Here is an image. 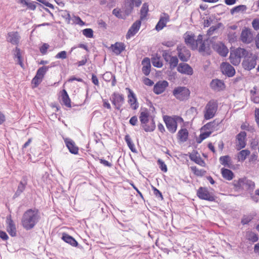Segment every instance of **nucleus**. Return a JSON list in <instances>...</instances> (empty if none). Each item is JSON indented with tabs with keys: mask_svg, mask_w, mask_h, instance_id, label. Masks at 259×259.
I'll return each mask as SVG.
<instances>
[{
	"mask_svg": "<svg viewBox=\"0 0 259 259\" xmlns=\"http://www.w3.org/2000/svg\"><path fill=\"white\" fill-rule=\"evenodd\" d=\"M39 218V212L37 209H29L23 214L22 225L26 230H30L35 226Z\"/></svg>",
	"mask_w": 259,
	"mask_h": 259,
	"instance_id": "obj_1",
	"label": "nucleus"
},
{
	"mask_svg": "<svg viewBox=\"0 0 259 259\" xmlns=\"http://www.w3.org/2000/svg\"><path fill=\"white\" fill-rule=\"evenodd\" d=\"M139 119L141 126L146 132H151L155 130L156 126L154 118L150 116L148 109H145L140 112Z\"/></svg>",
	"mask_w": 259,
	"mask_h": 259,
	"instance_id": "obj_2",
	"label": "nucleus"
},
{
	"mask_svg": "<svg viewBox=\"0 0 259 259\" xmlns=\"http://www.w3.org/2000/svg\"><path fill=\"white\" fill-rule=\"evenodd\" d=\"M248 52L244 48H238L231 50L229 56L230 62L234 65H238L241 62L242 57H246Z\"/></svg>",
	"mask_w": 259,
	"mask_h": 259,
	"instance_id": "obj_3",
	"label": "nucleus"
},
{
	"mask_svg": "<svg viewBox=\"0 0 259 259\" xmlns=\"http://www.w3.org/2000/svg\"><path fill=\"white\" fill-rule=\"evenodd\" d=\"M218 109V102L217 100L212 99L209 101L204 109V118L205 120L212 118L215 115Z\"/></svg>",
	"mask_w": 259,
	"mask_h": 259,
	"instance_id": "obj_4",
	"label": "nucleus"
},
{
	"mask_svg": "<svg viewBox=\"0 0 259 259\" xmlns=\"http://www.w3.org/2000/svg\"><path fill=\"white\" fill-rule=\"evenodd\" d=\"M163 119L167 130L171 134H174L177 131L178 127L177 121L183 120V118L180 116H170L168 115L163 116Z\"/></svg>",
	"mask_w": 259,
	"mask_h": 259,
	"instance_id": "obj_5",
	"label": "nucleus"
},
{
	"mask_svg": "<svg viewBox=\"0 0 259 259\" xmlns=\"http://www.w3.org/2000/svg\"><path fill=\"white\" fill-rule=\"evenodd\" d=\"M184 40L185 44L189 46L191 50H195L198 48L199 42H201L202 35L199 34L197 39L193 33L187 32L184 34Z\"/></svg>",
	"mask_w": 259,
	"mask_h": 259,
	"instance_id": "obj_6",
	"label": "nucleus"
},
{
	"mask_svg": "<svg viewBox=\"0 0 259 259\" xmlns=\"http://www.w3.org/2000/svg\"><path fill=\"white\" fill-rule=\"evenodd\" d=\"M172 94L177 99L180 101H185L189 98L190 91L186 87H178L173 90Z\"/></svg>",
	"mask_w": 259,
	"mask_h": 259,
	"instance_id": "obj_7",
	"label": "nucleus"
},
{
	"mask_svg": "<svg viewBox=\"0 0 259 259\" xmlns=\"http://www.w3.org/2000/svg\"><path fill=\"white\" fill-rule=\"evenodd\" d=\"M257 57L252 53H249L246 57H244V59L242 62V66L247 70H250L253 69L256 65V60Z\"/></svg>",
	"mask_w": 259,
	"mask_h": 259,
	"instance_id": "obj_8",
	"label": "nucleus"
},
{
	"mask_svg": "<svg viewBox=\"0 0 259 259\" xmlns=\"http://www.w3.org/2000/svg\"><path fill=\"white\" fill-rule=\"evenodd\" d=\"M197 196L201 199L209 201L215 200L213 193L210 192L206 187H200L197 191Z\"/></svg>",
	"mask_w": 259,
	"mask_h": 259,
	"instance_id": "obj_9",
	"label": "nucleus"
},
{
	"mask_svg": "<svg viewBox=\"0 0 259 259\" xmlns=\"http://www.w3.org/2000/svg\"><path fill=\"white\" fill-rule=\"evenodd\" d=\"M111 101L115 109L120 110L124 103V95L118 93H113L111 96Z\"/></svg>",
	"mask_w": 259,
	"mask_h": 259,
	"instance_id": "obj_10",
	"label": "nucleus"
},
{
	"mask_svg": "<svg viewBox=\"0 0 259 259\" xmlns=\"http://www.w3.org/2000/svg\"><path fill=\"white\" fill-rule=\"evenodd\" d=\"M246 136L247 134L244 131L240 132L236 135L235 148L237 150L239 151L246 147Z\"/></svg>",
	"mask_w": 259,
	"mask_h": 259,
	"instance_id": "obj_11",
	"label": "nucleus"
},
{
	"mask_svg": "<svg viewBox=\"0 0 259 259\" xmlns=\"http://www.w3.org/2000/svg\"><path fill=\"white\" fill-rule=\"evenodd\" d=\"M178 55L180 59L183 62L187 61L190 58V52L184 45H180L177 47Z\"/></svg>",
	"mask_w": 259,
	"mask_h": 259,
	"instance_id": "obj_12",
	"label": "nucleus"
},
{
	"mask_svg": "<svg viewBox=\"0 0 259 259\" xmlns=\"http://www.w3.org/2000/svg\"><path fill=\"white\" fill-rule=\"evenodd\" d=\"M125 90L128 92L127 102L130 107L133 110H137L139 107V103L135 94L129 88H126Z\"/></svg>",
	"mask_w": 259,
	"mask_h": 259,
	"instance_id": "obj_13",
	"label": "nucleus"
},
{
	"mask_svg": "<svg viewBox=\"0 0 259 259\" xmlns=\"http://www.w3.org/2000/svg\"><path fill=\"white\" fill-rule=\"evenodd\" d=\"M240 39L243 43L250 44L253 40V35L251 30L247 28L243 29L241 33Z\"/></svg>",
	"mask_w": 259,
	"mask_h": 259,
	"instance_id": "obj_14",
	"label": "nucleus"
},
{
	"mask_svg": "<svg viewBox=\"0 0 259 259\" xmlns=\"http://www.w3.org/2000/svg\"><path fill=\"white\" fill-rule=\"evenodd\" d=\"M7 231L12 237H15L17 234V230L15 224L12 219L11 215H9L6 218Z\"/></svg>",
	"mask_w": 259,
	"mask_h": 259,
	"instance_id": "obj_15",
	"label": "nucleus"
},
{
	"mask_svg": "<svg viewBox=\"0 0 259 259\" xmlns=\"http://www.w3.org/2000/svg\"><path fill=\"white\" fill-rule=\"evenodd\" d=\"M212 48L219 55L223 57H226L229 52L227 48L222 42H218L214 43L212 45Z\"/></svg>",
	"mask_w": 259,
	"mask_h": 259,
	"instance_id": "obj_16",
	"label": "nucleus"
},
{
	"mask_svg": "<svg viewBox=\"0 0 259 259\" xmlns=\"http://www.w3.org/2000/svg\"><path fill=\"white\" fill-rule=\"evenodd\" d=\"M221 69L222 73L228 77H232L235 74L234 67L227 62H223L221 64Z\"/></svg>",
	"mask_w": 259,
	"mask_h": 259,
	"instance_id": "obj_17",
	"label": "nucleus"
},
{
	"mask_svg": "<svg viewBox=\"0 0 259 259\" xmlns=\"http://www.w3.org/2000/svg\"><path fill=\"white\" fill-rule=\"evenodd\" d=\"M168 85V83L165 80H160L156 83L153 88V92L156 95L162 94Z\"/></svg>",
	"mask_w": 259,
	"mask_h": 259,
	"instance_id": "obj_18",
	"label": "nucleus"
},
{
	"mask_svg": "<svg viewBox=\"0 0 259 259\" xmlns=\"http://www.w3.org/2000/svg\"><path fill=\"white\" fill-rule=\"evenodd\" d=\"M141 25V20H137L134 22L128 29L126 35V39H129L131 37L134 36L139 31Z\"/></svg>",
	"mask_w": 259,
	"mask_h": 259,
	"instance_id": "obj_19",
	"label": "nucleus"
},
{
	"mask_svg": "<svg viewBox=\"0 0 259 259\" xmlns=\"http://www.w3.org/2000/svg\"><path fill=\"white\" fill-rule=\"evenodd\" d=\"M244 184L248 185L251 188L253 189L255 187L254 182L246 179H240L237 181H234L233 185L235 188L238 190L241 188Z\"/></svg>",
	"mask_w": 259,
	"mask_h": 259,
	"instance_id": "obj_20",
	"label": "nucleus"
},
{
	"mask_svg": "<svg viewBox=\"0 0 259 259\" xmlns=\"http://www.w3.org/2000/svg\"><path fill=\"white\" fill-rule=\"evenodd\" d=\"M169 21V15L166 13H163V15L160 17L159 21L156 24L155 26V29L158 31L162 30L164 27L166 26L167 23Z\"/></svg>",
	"mask_w": 259,
	"mask_h": 259,
	"instance_id": "obj_21",
	"label": "nucleus"
},
{
	"mask_svg": "<svg viewBox=\"0 0 259 259\" xmlns=\"http://www.w3.org/2000/svg\"><path fill=\"white\" fill-rule=\"evenodd\" d=\"M177 70L181 73L187 75H192L193 70L192 68L188 64L180 63L178 66Z\"/></svg>",
	"mask_w": 259,
	"mask_h": 259,
	"instance_id": "obj_22",
	"label": "nucleus"
},
{
	"mask_svg": "<svg viewBox=\"0 0 259 259\" xmlns=\"http://www.w3.org/2000/svg\"><path fill=\"white\" fill-rule=\"evenodd\" d=\"M64 142L69 152L74 154H77L78 152V148L76 146L75 142L69 138L64 139Z\"/></svg>",
	"mask_w": 259,
	"mask_h": 259,
	"instance_id": "obj_23",
	"label": "nucleus"
},
{
	"mask_svg": "<svg viewBox=\"0 0 259 259\" xmlns=\"http://www.w3.org/2000/svg\"><path fill=\"white\" fill-rule=\"evenodd\" d=\"M219 123L216 121L213 120L212 121L209 122L204 125L201 128V131L211 132V134L214 131L218 130V127Z\"/></svg>",
	"mask_w": 259,
	"mask_h": 259,
	"instance_id": "obj_24",
	"label": "nucleus"
},
{
	"mask_svg": "<svg viewBox=\"0 0 259 259\" xmlns=\"http://www.w3.org/2000/svg\"><path fill=\"white\" fill-rule=\"evenodd\" d=\"M189 158L191 161L201 166L204 167L206 165L205 161L200 156L197 152L194 151L190 153L189 154Z\"/></svg>",
	"mask_w": 259,
	"mask_h": 259,
	"instance_id": "obj_25",
	"label": "nucleus"
},
{
	"mask_svg": "<svg viewBox=\"0 0 259 259\" xmlns=\"http://www.w3.org/2000/svg\"><path fill=\"white\" fill-rule=\"evenodd\" d=\"M60 97L62 101V104L68 108L71 107V101L67 91L63 89L60 92Z\"/></svg>",
	"mask_w": 259,
	"mask_h": 259,
	"instance_id": "obj_26",
	"label": "nucleus"
},
{
	"mask_svg": "<svg viewBox=\"0 0 259 259\" xmlns=\"http://www.w3.org/2000/svg\"><path fill=\"white\" fill-rule=\"evenodd\" d=\"M210 87L215 91H222L225 88L224 82L220 79H213L210 82Z\"/></svg>",
	"mask_w": 259,
	"mask_h": 259,
	"instance_id": "obj_27",
	"label": "nucleus"
},
{
	"mask_svg": "<svg viewBox=\"0 0 259 259\" xmlns=\"http://www.w3.org/2000/svg\"><path fill=\"white\" fill-rule=\"evenodd\" d=\"M112 52L117 55H119L125 50V46L121 42H116L111 46Z\"/></svg>",
	"mask_w": 259,
	"mask_h": 259,
	"instance_id": "obj_28",
	"label": "nucleus"
},
{
	"mask_svg": "<svg viewBox=\"0 0 259 259\" xmlns=\"http://www.w3.org/2000/svg\"><path fill=\"white\" fill-rule=\"evenodd\" d=\"M143 65L142 72L146 76L148 75L151 71V64L150 59L145 58L142 61Z\"/></svg>",
	"mask_w": 259,
	"mask_h": 259,
	"instance_id": "obj_29",
	"label": "nucleus"
},
{
	"mask_svg": "<svg viewBox=\"0 0 259 259\" xmlns=\"http://www.w3.org/2000/svg\"><path fill=\"white\" fill-rule=\"evenodd\" d=\"M62 239L72 246L77 247L78 246V244L76 240L67 233H63L62 234Z\"/></svg>",
	"mask_w": 259,
	"mask_h": 259,
	"instance_id": "obj_30",
	"label": "nucleus"
},
{
	"mask_svg": "<svg viewBox=\"0 0 259 259\" xmlns=\"http://www.w3.org/2000/svg\"><path fill=\"white\" fill-rule=\"evenodd\" d=\"M198 50L200 53H201L203 55H210V50L209 46H206L204 41L203 40V36L201 42H199Z\"/></svg>",
	"mask_w": 259,
	"mask_h": 259,
	"instance_id": "obj_31",
	"label": "nucleus"
},
{
	"mask_svg": "<svg viewBox=\"0 0 259 259\" xmlns=\"http://www.w3.org/2000/svg\"><path fill=\"white\" fill-rule=\"evenodd\" d=\"M188 136L189 132L185 128L180 129L177 133V138L182 142H186L188 140Z\"/></svg>",
	"mask_w": 259,
	"mask_h": 259,
	"instance_id": "obj_32",
	"label": "nucleus"
},
{
	"mask_svg": "<svg viewBox=\"0 0 259 259\" xmlns=\"http://www.w3.org/2000/svg\"><path fill=\"white\" fill-rule=\"evenodd\" d=\"M221 174L224 179L228 181L232 180L234 177V173L230 169L225 168L221 169Z\"/></svg>",
	"mask_w": 259,
	"mask_h": 259,
	"instance_id": "obj_33",
	"label": "nucleus"
},
{
	"mask_svg": "<svg viewBox=\"0 0 259 259\" xmlns=\"http://www.w3.org/2000/svg\"><path fill=\"white\" fill-rule=\"evenodd\" d=\"M250 154V151L248 149L241 150L237 153V160L240 162H243Z\"/></svg>",
	"mask_w": 259,
	"mask_h": 259,
	"instance_id": "obj_34",
	"label": "nucleus"
},
{
	"mask_svg": "<svg viewBox=\"0 0 259 259\" xmlns=\"http://www.w3.org/2000/svg\"><path fill=\"white\" fill-rule=\"evenodd\" d=\"M9 41L13 44H18L20 38V36L18 32H11L8 34Z\"/></svg>",
	"mask_w": 259,
	"mask_h": 259,
	"instance_id": "obj_35",
	"label": "nucleus"
},
{
	"mask_svg": "<svg viewBox=\"0 0 259 259\" xmlns=\"http://www.w3.org/2000/svg\"><path fill=\"white\" fill-rule=\"evenodd\" d=\"M49 67L47 66H42L38 68L37 70L35 77L42 80L48 70Z\"/></svg>",
	"mask_w": 259,
	"mask_h": 259,
	"instance_id": "obj_36",
	"label": "nucleus"
},
{
	"mask_svg": "<svg viewBox=\"0 0 259 259\" xmlns=\"http://www.w3.org/2000/svg\"><path fill=\"white\" fill-rule=\"evenodd\" d=\"M149 11V8H148V5L147 3H144L140 11V20H143L146 18L148 15V13Z\"/></svg>",
	"mask_w": 259,
	"mask_h": 259,
	"instance_id": "obj_37",
	"label": "nucleus"
},
{
	"mask_svg": "<svg viewBox=\"0 0 259 259\" xmlns=\"http://www.w3.org/2000/svg\"><path fill=\"white\" fill-rule=\"evenodd\" d=\"M152 63L154 67L161 68L163 66V63L160 59V57L157 55L151 58Z\"/></svg>",
	"mask_w": 259,
	"mask_h": 259,
	"instance_id": "obj_38",
	"label": "nucleus"
},
{
	"mask_svg": "<svg viewBox=\"0 0 259 259\" xmlns=\"http://www.w3.org/2000/svg\"><path fill=\"white\" fill-rule=\"evenodd\" d=\"M220 163L227 167H230L231 166V158L228 155L221 156L219 159Z\"/></svg>",
	"mask_w": 259,
	"mask_h": 259,
	"instance_id": "obj_39",
	"label": "nucleus"
},
{
	"mask_svg": "<svg viewBox=\"0 0 259 259\" xmlns=\"http://www.w3.org/2000/svg\"><path fill=\"white\" fill-rule=\"evenodd\" d=\"M190 169L192 172L197 177H202L206 174V171L203 169H199L195 166L190 167Z\"/></svg>",
	"mask_w": 259,
	"mask_h": 259,
	"instance_id": "obj_40",
	"label": "nucleus"
},
{
	"mask_svg": "<svg viewBox=\"0 0 259 259\" xmlns=\"http://www.w3.org/2000/svg\"><path fill=\"white\" fill-rule=\"evenodd\" d=\"M27 184V179L24 178L23 181H21L19 183L16 194L19 195L22 193L24 191Z\"/></svg>",
	"mask_w": 259,
	"mask_h": 259,
	"instance_id": "obj_41",
	"label": "nucleus"
},
{
	"mask_svg": "<svg viewBox=\"0 0 259 259\" xmlns=\"http://www.w3.org/2000/svg\"><path fill=\"white\" fill-rule=\"evenodd\" d=\"M178 58L176 56H173L166 62L168 63L169 68L172 70L178 65Z\"/></svg>",
	"mask_w": 259,
	"mask_h": 259,
	"instance_id": "obj_42",
	"label": "nucleus"
},
{
	"mask_svg": "<svg viewBox=\"0 0 259 259\" xmlns=\"http://www.w3.org/2000/svg\"><path fill=\"white\" fill-rule=\"evenodd\" d=\"M240 128L242 130L246 131L250 133H253L255 132L254 127L250 125L249 123L247 122H243L241 125Z\"/></svg>",
	"mask_w": 259,
	"mask_h": 259,
	"instance_id": "obj_43",
	"label": "nucleus"
},
{
	"mask_svg": "<svg viewBox=\"0 0 259 259\" xmlns=\"http://www.w3.org/2000/svg\"><path fill=\"white\" fill-rule=\"evenodd\" d=\"M211 132L203 131L202 132L197 139L198 143H201L204 140L209 137L211 135Z\"/></svg>",
	"mask_w": 259,
	"mask_h": 259,
	"instance_id": "obj_44",
	"label": "nucleus"
},
{
	"mask_svg": "<svg viewBox=\"0 0 259 259\" xmlns=\"http://www.w3.org/2000/svg\"><path fill=\"white\" fill-rule=\"evenodd\" d=\"M246 10V7L245 5H239L234 7L231 10V14L233 15L235 13H239L240 12H243Z\"/></svg>",
	"mask_w": 259,
	"mask_h": 259,
	"instance_id": "obj_45",
	"label": "nucleus"
},
{
	"mask_svg": "<svg viewBox=\"0 0 259 259\" xmlns=\"http://www.w3.org/2000/svg\"><path fill=\"white\" fill-rule=\"evenodd\" d=\"M126 3L128 4V6L133 9L134 5L137 7H139L142 4V1L141 0H127Z\"/></svg>",
	"mask_w": 259,
	"mask_h": 259,
	"instance_id": "obj_46",
	"label": "nucleus"
},
{
	"mask_svg": "<svg viewBox=\"0 0 259 259\" xmlns=\"http://www.w3.org/2000/svg\"><path fill=\"white\" fill-rule=\"evenodd\" d=\"M124 139L129 148L132 151L134 152L135 151V145L133 143L130 137L128 135H126Z\"/></svg>",
	"mask_w": 259,
	"mask_h": 259,
	"instance_id": "obj_47",
	"label": "nucleus"
},
{
	"mask_svg": "<svg viewBox=\"0 0 259 259\" xmlns=\"http://www.w3.org/2000/svg\"><path fill=\"white\" fill-rule=\"evenodd\" d=\"M157 163L160 170L163 172H166L167 171V167L165 162L161 159L157 160Z\"/></svg>",
	"mask_w": 259,
	"mask_h": 259,
	"instance_id": "obj_48",
	"label": "nucleus"
},
{
	"mask_svg": "<svg viewBox=\"0 0 259 259\" xmlns=\"http://www.w3.org/2000/svg\"><path fill=\"white\" fill-rule=\"evenodd\" d=\"M16 54L15 55H16V57H17V58L18 59L19 64L22 67H23V60H22V58L21 56L20 50L17 47H16Z\"/></svg>",
	"mask_w": 259,
	"mask_h": 259,
	"instance_id": "obj_49",
	"label": "nucleus"
},
{
	"mask_svg": "<svg viewBox=\"0 0 259 259\" xmlns=\"http://www.w3.org/2000/svg\"><path fill=\"white\" fill-rule=\"evenodd\" d=\"M82 34L88 38H93V30L91 28H85L82 30Z\"/></svg>",
	"mask_w": 259,
	"mask_h": 259,
	"instance_id": "obj_50",
	"label": "nucleus"
},
{
	"mask_svg": "<svg viewBox=\"0 0 259 259\" xmlns=\"http://www.w3.org/2000/svg\"><path fill=\"white\" fill-rule=\"evenodd\" d=\"M50 46L48 44L44 43L39 48V51L42 55H45L47 53L48 49L49 48Z\"/></svg>",
	"mask_w": 259,
	"mask_h": 259,
	"instance_id": "obj_51",
	"label": "nucleus"
},
{
	"mask_svg": "<svg viewBox=\"0 0 259 259\" xmlns=\"http://www.w3.org/2000/svg\"><path fill=\"white\" fill-rule=\"evenodd\" d=\"M41 81L42 80L38 79L37 77L34 76L31 80L32 88H37Z\"/></svg>",
	"mask_w": 259,
	"mask_h": 259,
	"instance_id": "obj_52",
	"label": "nucleus"
},
{
	"mask_svg": "<svg viewBox=\"0 0 259 259\" xmlns=\"http://www.w3.org/2000/svg\"><path fill=\"white\" fill-rule=\"evenodd\" d=\"M248 239L250 241L255 242L258 240V236L256 234L253 232H250L248 234Z\"/></svg>",
	"mask_w": 259,
	"mask_h": 259,
	"instance_id": "obj_53",
	"label": "nucleus"
},
{
	"mask_svg": "<svg viewBox=\"0 0 259 259\" xmlns=\"http://www.w3.org/2000/svg\"><path fill=\"white\" fill-rule=\"evenodd\" d=\"M162 56L166 62L172 57L170 53L166 50L162 51Z\"/></svg>",
	"mask_w": 259,
	"mask_h": 259,
	"instance_id": "obj_54",
	"label": "nucleus"
},
{
	"mask_svg": "<svg viewBox=\"0 0 259 259\" xmlns=\"http://www.w3.org/2000/svg\"><path fill=\"white\" fill-rule=\"evenodd\" d=\"M56 59H65L67 58V52L65 51H62L59 52L56 56Z\"/></svg>",
	"mask_w": 259,
	"mask_h": 259,
	"instance_id": "obj_55",
	"label": "nucleus"
},
{
	"mask_svg": "<svg viewBox=\"0 0 259 259\" xmlns=\"http://www.w3.org/2000/svg\"><path fill=\"white\" fill-rule=\"evenodd\" d=\"M152 189L153 191V193L156 197H157L158 198H160L161 200L163 199L162 194L160 192L159 190H158L157 188H156L154 186H152Z\"/></svg>",
	"mask_w": 259,
	"mask_h": 259,
	"instance_id": "obj_56",
	"label": "nucleus"
},
{
	"mask_svg": "<svg viewBox=\"0 0 259 259\" xmlns=\"http://www.w3.org/2000/svg\"><path fill=\"white\" fill-rule=\"evenodd\" d=\"M252 25L254 30H259V19H254L252 22Z\"/></svg>",
	"mask_w": 259,
	"mask_h": 259,
	"instance_id": "obj_57",
	"label": "nucleus"
},
{
	"mask_svg": "<svg viewBox=\"0 0 259 259\" xmlns=\"http://www.w3.org/2000/svg\"><path fill=\"white\" fill-rule=\"evenodd\" d=\"M129 122L133 126L137 125L138 122L137 117L136 116H132L130 119Z\"/></svg>",
	"mask_w": 259,
	"mask_h": 259,
	"instance_id": "obj_58",
	"label": "nucleus"
},
{
	"mask_svg": "<svg viewBox=\"0 0 259 259\" xmlns=\"http://www.w3.org/2000/svg\"><path fill=\"white\" fill-rule=\"evenodd\" d=\"M255 120L259 127V108H256L254 111Z\"/></svg>",
	"mask_w": 259,
	"mask_h": 259,
	"instance_id": "obj_59",
	"label": "nucleus"
},
{
	"mask_svg": "<svg viewBox=\"0 0 259 259\" xmlns=\"http://www.w3.org/2000/svg\"><path fill=\"white\" fill-rule=\"evenodd\" d=\"M258 144V141L256 139H252L250 143V146L252 149H254Z\"/></svg>",
	"mask_w": 259,
	"mask_h": 259,
	"instance_id": "obj_60",
	"label": "nucleus"
},
{
	"mask_svg": "<svg viewBox=\"0 0 259 259\" xmlns=\"http://www.w3.org/2000/svg\"><path fill=\"white\" fill-rule=\"evenodd\" d=\"M113 14L116 16L117 17L119 18H122L121 12L120 9H114L113 10Z\"/></svg>",
	"mask_w": 259,
	"mask_h": 259,
	"instance_id": "obj_61",
	"label": "nucleus"
},
{
	"mask_svg": "<svg viewBox=\"0 0 259 259\" xmlns=\"http://www.w3.org/2000/svg\"><path fill=\"white\" fill-rule=\"evenodd\" d=\"M252 220V217L250 216H245L242 219L241 223L245 225L248 224Z\"/></svg>",
	"mask_w": 259,
	"mask_h": 259,
	"instance_id": "obj_62",
	"label": "nucleus"
},
{
	"mask_svg": "<svg viewBox=\"0 0 259 259\" xmlns=\"http://www.w3.org/2000/svg\"><path fill=\"white\" fill-rule=\"evenodd\" d=\"M92 82L95 85H97V86L99 85V82L98 78L97 76L96 75H95L94 74H93L92 75Z\"/></svg>",
	"mask_w": 259,
	"mask_h": 259,
	"instance_id": "obj_63",
	"label": "nucleus"
},
{
	"mask_svg": "<svg viewBox=\"0 0 259 259\" xmlns=\"http://www.w3.org/2000/svg\"><path fill=\"white\" fill-rule=\"evenodd\" d=\"M251 100L255 104L259 103V94L254 95V96H251Z\"/></svg>",
	"mask_w": 259,
	"mask_h": 259,
	"instance_id": "obj_64",
	"label": "nucleus"
}]
</instances>
